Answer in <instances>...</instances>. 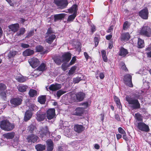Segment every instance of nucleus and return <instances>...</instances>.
<instances>
[{"instance_id": "nucleus-17", "label": "nucleus", "mask_w": 151, "mask_h": 151, "mask_svg": "<svg viewBox=\"0 0 151 151\" xmlns=\"http://www.w3.org/2000/svg\"><path fill=\"white\" fill-rule=\"evenodd\" d=\"M73 129L76 132L80 133L84 130L85 127L82 125L76 124L74 125Z\"/></svg>"}, {"instance_id": "nucleus-14", "label": "nucleus", "mask_w": 151, "mask_h": 151, "mask_svg": "<svg viewBox=\"0 0 151 151\" xmlns=\"http://www.w3.org/2000/svg\"><path fill=\"white\" fill-rule=\"evenodd\" d=\"M56 37L55 34L52 35H45V41L49 44H50L52 43Z\"/></svg>"}, {"instance_id": "nucleus-32", "label": "nucleus", "mask_w": 151, "mask_h": 151, "mask_svg": "<svg viewBox=\"0 0 151 151\" xmlns=\"http://www.w3.org/2000/svg\"><path fill=\"white\" fill-rule=\"evenodd\" d=\"M3 136L7 139H12L15 135V133L12 132L4 134Z\"/></svg>"}, {"instance_id": "nucleus-1", "label": "nucleus", "mask_w": 151, "mask_h": 151, "mask_svg": "<svg viewBox=\"0 0 151 151\" xmlns=\"http://www.w3.org/2000/svg\"><path fill=\"white\" fill-rule=\"evenodd\" d=\"M14 127V124L11 123L7 119H3L0 122V127L4 131H12Z\"/></svg>"}, {"instance_id": "nucleus-38", "label": "nucleus", "mask_w": 151, "mask_h": 151, "mask_svg": "<svg viewBox=\"0 0 151 151\" xmlns=\"http://www.w3.org/2000/svg\"><path fill=\"white\" fill-rule=\"evenodd\" d=\"M101 56L104 61L105 62L108 61V58L106 56V52L105 50H102L101 51Z\"/></svg>"}, {"instance_id": "nucleus-58", "label": "nucleus", "mask_w": 151, "mask_h": 151, "mask_svg": "<svg viewBox=\"0 0 151 151\" xmlns=\"http://www.w3.org/2000/svg\"><path fill=\"white\" fill-rule=\"evenodd\" d=\"M128 22L127 21L125 22L123 24V29L125 30L128 27Z\"/></svg>"}, {"instance_id": "nucleus-18", "label": "nucleus", "mask_w": 151, "mask_h": 151, "mask_svg": "<svg viewBox=\"0 0 151 151\" xmlns=\"http://www.w3.org/2000/svg\"><path fill=\"white\" fill-rule=\"evenodd\" d=\"M32 113L30 110L26 111L25 112L24 116V121L27 122L30 119L32 116Z\"/></svg>"}, {"instance_id": "nucleus-39", "label": "nucleus", "mask_w": 151, "mask_h": 151, "mask_svg": "<svg viewBox=\"0 0 151 151\" xmlns=\"http://www.w3.org/2000/svg\"><path fill=\"white\" fill-rule=\"evenodd\" d=\"M76 16V14L75 13L69 15L67 21L70 22H73Z\"/></svg>"}, {"instance_id": "nucleus-53", "label": "nucleus", "mask_w": 151, "mask_h": 151, "mask_svg": "<svg viewBox=\"0 0 151 151\" xmlns=\"http://www.w3.org/2000/svg\"><path fill=\"white\" fill-rule=\"evenodd\" d=\"M34 34V31L31 30L27 34V36L25 37L26 38H29L32 36Z\"/></svg>"}, {"instance_id": "nucleus-57", "label": "nucleus", "mask_w": 151, "mask_h": 151, "mask_svg": "<svg viewBox=\"0 0 151 151\" xmlns=\"http://www.w3.org/2000/svg\"><path fill=\"white\" fill-rule=\"evenodd\" d=\"M118 131L119 133L121 134H125L126 133L124 129L121 127H119L118 128Z\"/></svg>"}, {"instance_id": "nucleus-24", "label": "nucleus", "mask_w": 151, "mask_h": 151, "mask_svg": "<svg viewBox=\"0 0 151 151\" xmlns=\"http://www.w3.org/2000/svg\"><path fill=\"white\" fill-rule=\"evenodd\" d=\"M52 59L53 60V61L57 65H60L61 63L63 62L62 61V60H61V59H62L60 55H56L54 56L52 58Z\"/></svg>"}, {"instance_id": "nucleus-63", "label": "nucleus", "mask_w": 151, "mask_h": 151, "mask_svg": "<svg viewBox=\"0 0 151 151\" xmlns=\"http://www.w3.org/2000/svg\"><path fill=\"white\" fill-rule=\"evenodd\" d=\"M113 41H110L109 43L108 48L109 49H112L113 47Z\"/></svg>"}, {"instance_id": "nucleus-3", "label": "nucleus", "mask_w": 151, "mask_h": 151, "mask_svg": "<svg viewBox=\"0 0 151 151\" xmlns=\"http://www.w3.org/2000/svg\"><path fill=\"white\" fill-rule=\"evenodd\" d=\"M139 33L141 35L147 37H151V29L148 26H143L139 30Z\"/></svg>"}, {"instance_id": "nucleus-36", "label": "nucleus", "mask_w": 151, "mask_h": 151, "mask_svg": "<svg viewBox=\"0 0 151 151\" xmlns=\"http://www.w3.org/2000/svg\"><path fill=\"white\" fill-rule=\"evenodd\" d=\"M135 119L138 122H143L142 116L140 113H137L135 114L134 116Z\"/></svg>"}, {"instance_id": "nucleus-60", "label": "nucleus", "mask_w": 151, "mask_h": 151, "mask_svg": "<svg viewBox=\"0 0 151 151\" xmlns=\"http://www.w3.org/2000/svg\"><path fill=\"white\" fill-rule=\"evenodd\" d=\"M91 32L92 34H93L96 30V27L94 24L91 25Z\"/></svg>"}, {"instance_id": "nucleus-62", "label": "nucleus", "mask_w": 151, "mask_h": 151, "mask_svg": "<svg viewBox=\"0 0 151 151\" xmlns=\"http://www.w3.org/2000/svg\"><path fill=\"white\" fill-rule=\"evenodd\" d=\"M21 46L23 48H27L29 47V45L28 44L22 43L21 44Z\"/></svg>"}, {"instance_id": "nucleus-37", "label": "nucleus", "mask_w": 151, "mask_h": 151, "mask_svg": "<svg viewBox=\"0 0 151 151\" xmlns=\"http://www.w3.org/2000/svg\"><path fill=\"white\" fill-rule=\"evenodd\" d=\"M29 94L30 97H34L37 95V92L35 90L30 89L29 91Z\"/></svg>"}, {"instance_id": "nucleus-35", "label": "nucleus", "mask_w": 151, "mask_h": 151, "mask_svg": "<svg viewBox=\"0 0 151 151\" xmlns=\"http://www.w3.org/2000/svg\"><path fill=\"white\" fill-rule=\"evenodd\" d=\"M46 101V96L42 95L38 97V101L41 104H44Z\"/></svg>"}, {"instance_id": "nucleus-6", "label": "nucleus", "mask_w": 151, "mask_h": 151, "mask_svg": "<svg viewBox=\"0 0 151 151\" xmlns=\"http://www.w3.org/2000/svg\"><path fill=\"white\" fill-rule=\"evenodd\" d=\"M54 3L61 9L66 8L68 4V0H54Z\"/></svg>"}, {"instance_id": "nucleus-61", "label": "nucleus", "mask_w": 151, "mask_h": 151, "mask_svg": "<svg viewBox=\"0 0 151 151\" xmlns=\"http://www.w3.org/2000/svg\"><path fill=\"white\" fill-rule=\"evenodd\" d=\"M80 105L84 106L85 108H86L88 106V103L87 102H82L80 104Z\"/></svg>"}, {"instance_id": "nucleus-46", "label": "nucleus", "mask_w": 151, "mask_h": 151, "mask_svg": "<svg viewBox=\"0 0 151 151\" xmlns=\"http://www.w3.org/2000/svg\"><path fill=\"white\" fill-rule=\"evenodd\" d=\"M66 92L65 91H63L61 90H60L57 91L56 93V95L58 98H60V97L63 94H64Z\"/></svg>"}, {"instance_id": "nucleus-33", "label": "nucleus", "mask_w": 151, "mask_h": 151, "mask_svg": "<svg viewBox=\"0 0 151 151\" xmlns=\"http://www.w3.org/2000/svg\"><path fill=\"white\" fill-rule=\"evenodd\" d=\"M35 148L37 151H43L45 149L46 146L45 145L38 144L35 145Z\"/></svg>"}, {"instance_id": "nucleus-51", "label": "nucleus", "mask_w": 151, "mask_h": 151, "mask_svg": "<svg viewBox=\"0 0 151 151\" xmlns=\"http://www.w3.org/2000/svg\"><path fill=\"white\" fill-rule=\"evenodd\" d=\"M77 67L76 66H72L69 70V72L70 74H73L74 73V71L76 70Z\"/></svg>"}, {"instance_id": "nucleus-41", "label": "nucleus", "mask_w": 151, "mask_h": 151, "mask_svg": "<svg viewBox=\"0 0 151 151\" xmlns=\"http://www.w3.org/2000/svg\"><path fill=\"white\" fill-rule=\"evenodd\" d=\"M35 49L36 52H43L44 47L41 45H38L36 46Z\"/></svg>"}, {"instance_id": "nucleus-22", "label": "nucleus", "mask_w": 151, "mask_h": 151, "mask_svg": "<svg viewBox=\"0 0 151 151\" xmlns=\"http://www.w3.org/2000/svg\"><path fill=\"white\" fill-rule=\"evenodd\" d=\"M76 96L78 101L81 102L83 100L85 97V94L83 92H80L76 94Z\"/></svg>"}, {"instance_id": "nucleus-29", "label": "nucleus", "mask_w": 151, "mask_h": 151, "mask_svg": "<svg viewBox=\"0 0 151 151\" xmlns=\"http://www.w3.org/2000/svg\"><path fill=\"white\" fill-rule=\"evenodd\" d=\"M128 53V52L126 49L123 47H121L119 52V55L121 56L125 57Z\"/></svg>"}, {"instance_id": "nucleus-43", "label": "nucleus", "mask_w": 151, "mask_h": 151, "mask_svg": "<svg viewBox=\"0 0 151 151\" xmlns=\"http://www.w3.org/2000/svg\"><path fill=\"white\" fill-rule=\"evenodd\" d=\"M114 99L115 102L116 103L117 106H119V107L120 108V106H121V105L119 99L116 96H114Z\"/></svg>"}, {"instance_id": "nucleus-26", "label": "nucleus", "mask_w": 151, "mask_h": 151, "mask_svg": "<svg viewBox=\"0 0 151 151\" xmlns=\"http://www.w3.org/2000/svg\"><path fill=\"white\" fill-rule=\"evenodd\" d=\"M47 69L46 62H42L37 68V69L39 71L43 72Z\"/></svg>"}, {"instance_id": "nucleus-31", "label": "nucleus", "mask_w": 151, "mask_h": 151, "mask_svg": "<svg viewBox=\"0 0 151 151\" xmlns=\"http://www.w3.org/2000/svg\"><path fill=\"white\" fill-rule=\"evenodd\" d=\"M46 117L45 114H40L39 113L36 115V119L39 122L42 121L44 120Z\"/></svg>"}, {"instance_id": "nucleus-45", "label": "nucleus", "mask_w": 151, "mask_h": 151, "mask_svg": "<svg viewBox=\"0 0 151 151\" xmlns=\"http://www.w3.org/2000/svg\"><path fill=\"white\" fill-rule=\"evenodd\" d=\"M17 81L20 83L24 82L26 81V79L23 76H18L16 78Z\"/></svg>"}, {"instance_id": "nucleus-56", "label": "nucleus", "mask_w": 151, "mask_h": 151, "mask_svg": "<svg viewBox=\"0 0 151 151\" xmlns=\"http://www.w3.org/2000/svg\"><path fill=\"white\" fill-rule=\"evenodd\" d=\"M6 85L2 83H0V90L4 91L6 89Z\"/></svg>"}, {"instance_id": "nucleus-27", "label": "nucleus", "mask_w": 151, "mask_h": 151, "mask_svg": "<svg viewBox=\"0 0 151 151\" xmlns=\"http://www.w3.org/2000/svg\"><path fill=\"white\" fill-rule=\"evenodd\" d=\"M65 14L64 13H61L54 15V21L56 22L59 20H61L65 17Z\"/></svg>"}, {"instance_id": "nucleus-47", "label": "nucleus", "mask_w": 151, "mask_h": 151, "mask_svg": "<svg viewBox=\"0 0 151 151\" xmlns=\"http://www.w3.org/2000/svg\"><path fill=\"white\" fill-rule=\"evenodd\" d=\"M17 51H10L8 54V57L9 58H11L14 57Z\"/></svg>"}, {"instance_id": "nucleus-5", "label": "nucleus", "mask_w": 151, "mask_h": 151, "mask_svg": "<svg viewBox=\"0 0 151 151\" xmlns=\"http://www.w3.org/2000/svg\"><path fill=\"white\" fill-rule=\"evenodd\" d=\"M54 3L61 9L66 8L68 4V0H54Z\"/></svg>"}, {"instance_id": "nucleus-21", "label": "nucleus", "mask_w": 151, "mask_h": 151, "mask_svg": "<svg viewBox=\"0 0 151 151\" xmlns=\"http://www.w3.org/2000/svg\"><path fill=\"white\" fill-rule=\"evenodd\" d=\"M130 38V35L128 32H124L121 34L120 39L121 41H128Z\"/></svg>"}, {"instance_id": "nucleus-7", "label": "nucleus", "mask_w": 151, "mask_h": 151, "mask_svg": "<svg viewBox=\"0 0 151 151\" xmlns=\"http://www.w3.org/2000/svg\"><path fill=\"white\" fill-rule=\"evenodd\" d=\"M124 83L130 87H133V85L132 82V76L129 74H127L124 76Z\"/></svg>"}, {"instance_id": "nucleus-10", "label": "nucleus", "mask_w": 151, "mask_h": 151, "mask_svg": "<svg viewBox=\"0 0 151 151\" xmlns=\"http://www.w3.org/2000/svg\"><path fill=\"white\" fill-rule=\"evenodd\" d=\"M149 12L147 8H145L140 10L138 12V15L142 18L144 19H148Z\"/></svg>"}, {"instance_id": "nucleus-64", "label": "nucleus", "mask_w": 151, "mask_h": 151, "mask_svg": "<svg viewBox=\"0 0 151 151\" xmlns=\"http://www.w3.org/2000/svg\"><path fill=\"white\" fill-rule=\"evenodd\" d=\"M115 118L118 121H121L119 115L117 114H116L115 115Z\"/></svg>"}, {"instance_id": "nucleus-25", "label": "nucleus", "mask_w": 151, "mask_h": 151, "mask_svg": "<svg viewBox=\"0 0 151 151\" xmlns=\"http://www.w3.org/2000/svg\"><path fill=\"white\" fill-rule=\"evenodd\" d=\"M9 27L12 31L15 32L18 31L19 27V25L18 23L14 24L9 25Z\"/></svg>"}, {"instance_id": "nucleus-59", "label": "nucleus", "mask_w": 151, "mask_h": 151, "mask_svg": "<svg viewBox=\"0 0 151 151\" xmlns=\"http://www.w3.org/2000/svg\"><path fill=\"white\" fill-rule=\"evenodd\" d=\"M81 80V78L77 77L74 78L73 80V82L75 83H78Z\"/></svg>"}, {"instance_id": "nucleus-4", "label": "nucleus", "mask_w": 151, "mask_h": 151, "mask_svg": "<svg viewBox=\"0 0 151 151\" xmlns=\"http://www.w3.org/2000/svg\"><path fill=\"white\" fill-rule=\"evenodd\" d=\"M40 132V137L42 140L47 139L50 135V132L47 126L42 127Z\"/></svg>"}, {"instance_id": "nucleus-30", "label": "nucleus", "mask_w": 151, "mask_h": 151, "mask_svg": "<svg viewBox=\"0 0 151 151\" xmlns=\"http://www.w3.org/2000/svg\"><path fill=\"white\" fill-rule=\"evenodd\" d=\"M69 13H72L74 12L73 13H75L77 14V11L78 10V6L76 4L73 5L70 8L68 9Z\"/></svg>"}, {"instance_id": "nucleus-2", "label": "nucleus", "mask_w": 151, "mask_h": 151, "mask_svg": "<svg viewBox=\"0 0 151 151\" xmlns=\"http://www.w3.org/2000/svg\"><path fill=\"white\" fill-rule=\"evenodd\" d=\"M126 100L129 104L132 105V107L133 109H137L140 108V103L137 99L127 96H126Z\"/></svg>"}, {"instance_id": "nucleus-50", "label": "nucleus", "mask_w": 151, "mask_h": 151, "mask_svg": "<svg viewBox=\"0 0 151 151\" xmlns=\"http://www.w3.org/2000/svg\"><path fill=\"white\" fill-rule=\"evenodd\" d=\"M99 39L98 37H95L94 38V42L95 43V46L96 47L98 45Z\"/></svg>"}, {"instance_id": "nucleus-28", "label": "nucleus", "mask_w": 151, "mask_h": 151, "mask_svg": "<svg viewBox=\"0 0 151 151\" xmlns=\"http://www.w3.org/2000/svg\"><path fill=\"white\" fill-rule=\"evenodd\" d=\"M34 51L30 49H27L23 52V54L24 56H29L33 55L34 53Z\"/></svg>"}, {"instance_id": "nucleus-52", "label": "nucleus", "mask_w": 151, "mask_h": 151, "mask_svg": "<svg viewBox=\"0 0 151 151\" xmlns=\"http://www.w3.org/2000/svg\"><path fill=\"white\" fill-rule=\"evenodd\" d=\"M0 96L1 97V98L4 100L6 99V94L4 92H0Z\"/></svg>"}, {"instance_id": "nucleus-11", "label": "nucleus", "mask_w": 151, "mask_h": 151, "mask_svg": "<svg viewBox=\"0 0 151 151\" xmlns=\"http://www.w3.org/2000/svg\"><path fill=\"white\" fill-rule=\"evenodd\" d=\"M38 138L36 135L32 134L27 136L26 139L28 143H34L37 141Z\"/></svg>"}, {"instance_id": "nucleus-44", "label": "nucleus", "mask_w": 151, "mask_h": 151, "mask_svg": "<svg viewBox=\"0 0 151 151\" xmlns=\"http://www.w3.org/2000/svg\"><path fill=\"white\" fill-rule=\"evenodd\" d=\"M81 43L79 42H76L75 45V48L80 52L81 51Z\"/></svg>"}, {"instance_id": "nucleus-19", "label": "nucleus", "mask_w": 151, "mask_h": 151, "mask_svg": "<svg viewBox=\"0 0 151 151\" xmlns=\"http://www.w3.org/2000/svg\"><path fill=\"white\" fill-rule=\"evenodd\" d=\"M47 145V151H52L54 148V144L51 139H48L46 141Z\"/></svg>"}, {"instance_id": "nucleus-34", "label": "nucleus", "mask_w": 151, "mask_h": 151, "mask_svg": "<svg viewBox=\"0 0 151 151\" xmlns=\"http://www.w3.org/2000/svg\"><path fill=\"white\" fill-rule=\"evenodd\" d=\"M137 45L138 48H142L144 47L145 43L144 40L140 38H138Z\"/></svg>"}, {"instance_id": "nucleus-49", "label": "nucleus", "mask_w": 151, "mask_h": 151, "mask_svg": "<svg viewBox=\"0 0 151 151\" xmlns=\"http://www.w3.org/2000/svg\"><path fill=\"white\" fill-rule=\"evenodd\" d=\"M54 32L52 29V28L50 27L48 28L47 32L46 33L45 35H52Z\"/></svg>"}, {"instance_id": "nucleus-15", "label": "nucleus", "mask_w": 151, "mask_h": 151, "mask_svg": "<svg viewBox=\"0 0 151 151\" xmlns=\"http://www.w3.org/2000/svg\"><path fill=\"white\" fill-rule=\"evenodd\" d=\"M61 57L63 62H68L71 58V54L70 52H67L62 55Z\"/></svg>"}, {"instance_id": "nucleus-12", "label": "nucleus", "mask_w": 151, "mask_h": 151, "mask_svg": "<svg viewBox=\"0 0 151 151\" xmlns=\"http://www.w3.org/2000/svg\"><path fill=\"white\" fill-rule=\"evenodd\" d=\"M28 62L30 66L33 68H35L39 65L40 61L36 58H32L28 60Z\"/></svg>"}, {"instance_id": "nucleus-13", "label": "nucleus", "mask_w": 151, "mask_h": 151, "mask_svg": "<svg viewBox=\"0 0 151 151\" xmlns=\"http://www.w3.org/2000/svg\"><path fill=\"white\" fill-rule=\"evenodd\" d=\"M46 116L48 120H51L55 116V109L54 108L49 109L46 111Z\"/></svg>"}, {"instance_id": "nucleus-8", "label": "nucleus", "mask_w": 151, "mask_h": 151, "mask_svg": "<svg viewBox=\"0 0 151 151\" xmlns=\"http://www.w3.org/2000/svg\"><path fill=\"white\" fill-rule=\"evenodd\" d=\"M137 126L138 129L141 131L148 132L150 131L148 126L143 122L138 123Z\"/></svg>"}, {"instance_id": "nucleus-48", "label": "nucleus", "mask_w": 151, "mask_h": 151, "mask_svg": "<svg viewBox=\"0 0 151 151\" xmlns=\"http://www.w3.org/2000/svg\"><path fill=\"white\" fill-rule=\"evenodd\" d=\"M76 57L75 56H73L72 57L71 60L68 64L69 65H71L75 63L76 61Z\"/></svg>"}, {"instance_id": "nucleus-20", "label": "nucleus", "mask_w": 151, "mask_h": 151, "mask_svg": "<svg viewBox=\"0 0 151 151\" xmlns=\"http://www.w3.org/2000/svg\"><path fill=\"white\" fill-rule=\"evenodd\" d=\"M61 87L60 84L56 83L55 84H52L48 88L51 91H55L61 88Z\"/></svg>"}, {"instance_id": "nucleus-16", "label": "nucleus", "mask_w": 151, "mask_h": 151, "mask_svg": "<svg viewBox=\"0 0 151 151\" xmlns=\"http://www.w3.org/2000/svg\"><path fill=\"white\" fill-rule=\"evenodd\" d=\"M84 108L81 107H77L75 109L73 115L77 116H81L83 114Z\"/></svg>"}, {"instance_id": "nucleus-42", "label": "nucleus", "mask_w": 151, "mask_h": 151, "mask_svg": "<svg viewBox=\"0 0 151 151\" xmlns=\"http://www.w3.org/2000/svg\"><path fill=\"white\" fill-rule=\"evenodd\" d=\"M25 31V28L24 27H22L20 29L19 32H17L16 35L18 36L23 35Z\"/></svg>"}, {"instance_id": "nucleus-9", "label": "nucleus", "mask_w": 151, "mask_h": 151, "mask_svg": "<svg viewBox=\"0 0 151 151\" xmlns=\"http://www.w3.org/2000/svg\"><path fill=\"white\" fill-rule=\"evenodd\" d=\"M22 99L19 97L12 99L10 100V102L13 107H15L20 105L22 102Z\"/></svg>"}, {"instance_id": "nucleus-40", "label": "nucleus", "mask_w": 151, "mask_h": 151, "mask_svg": "<svg viewBox=\"0 0 151 151\" xmlns=\"http://www.w3.org/2000/svg\"><path fill=\"white\" fill-rule=\"evenodd\" d=\"M36 128L35 126L32 124L28 126V130L30 133H32L33 132L34 130L36 129Z\"/></svg>"}, {"instance_id": "nucleus-55", "label": "nucleus", "mask_w": 151, "mask_h": 151, "mask_svg": "<svg viewBox=\"0 0 151 151\" xmlns=\"http://www.w3.org/2000/svg\"><path fill=\"white\" fill-rule=\"evenodd\" d=\"M121 68L123 70L126 72H128V69L126 67L125 63H122Z\"/></svg>"}, {"instance_id": "nucleus-54", "label": "nucleus", "mask_w": 151, "mask_h": 151, "mask_svg": "<svg viewBox=\"0 0 151 151\" xmlns=\"http://www.w3.org/2000/svg\"><path fill=\"white\" fill-rule=\"evenodd\" d=\"M70 65H69L68 64L67 65L66 63H64L61 65V68L63 70L65 71L67 69V68Z\"/></svg>"}, {"instance_id": "nucleus-23", "label": "nucleus", "mask_w": 151, "mask_h": 151, "mask_svg": "<svg viewBox=\"0 0 151 151\" xmlns=\"http://www.w3.org/2000/svg\"><path fill=\"white\" fill-rule=\"evenodd\" d=\"M28 88V86L27 85L24 84L19 85L17 86L18 91L21 93L26 92Z\"/></svg>"}]
</instances>
